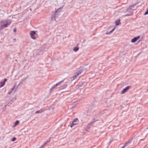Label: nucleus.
I'll use <instances>...</instances> for the list:
<instances>
[{"mask_svg": "<svg viewBox=\"0 0 148 148\" xmlns=\"http://www.w3.org/2000/svg\"><path fill=\"white\" fill-rule=\"evenodd\" d=\"M11 21L10 20L2 21L0 22L1 25H0V29H2L7 27L11 24Z\"/></svg>", "mask_w": 148, "mask_h": 148, "instance_id": "obj_1", "label": "nucleus"}, {"mask_svg": "<svg viewBox=\"0 0 148 148\" xmlns=\"http://www.w3.org/2000/svg\"><path fill=\"white\" fill-rule=\"evenodd\" d=\"M30 35L32 38L36 39V38L35 35H36V32L35 31H32L30 32Z\"/></svg>", "mask_w": 148, "mask_h": 148, "instance_id": "obj_2", "label": "nucleus"}, {"mask_svg": "<svg viewBox=\"0 0 148 148\" xmlns=\"http://www.w3.org/2000/svg\"><path fill=\"white\" fill-rule=\"evenodd\" d=\"M131 88V86H128L126 87L125 88L123 89L122 91H121V94H123L125 93L128 89Z\"/></svg>", "mask_w": 148, "mask_h": 148, "instance_id": "obj_3", "label": "nucleus"}, {"mask_svg": "<svg viewBox=\"0 0 148 148\" xmlns=\"http://www.w3.org/2000/svg\"><path fill=\"white\" fill-rule=\"evenodd\" d=\"M78 119L77 118L74 119L72 122V123L71 125V127L72 128L75 125H77L78 123H76L77 121H78Z\"/></svg>", "mask_w": 148, "mask_h": 148, "instance_id": "obj_4", "label": "nucleus"}, {"mask_svg": "<svg viewBox=\"0 0 148 148\" xmlns=\"http://www.w3.org/2000/svg\"><path fill=\"white\" fill-rule=\"evenodd\" d=\"M140 38V36H138L136 37H134V38L132 39L131 40V42H134L136 41L137 40L139 39Z\"/></svg>", "mask_w": 148, "mask_h": 148, "instance_id": "obj_5", "label": "nucleus"}, {"mask_svg": "<svg viewBox=\"0 0 148 148\" xmlns=\"http://www.w3.org/2000/svg\"><path fill=\"white\" fill-rule=\"evenodd\" d=\"M82 73V71H79L76 73V75L75 76L73 77V78H72V80H73L75 79V77L77 76H78L80 74Z\"/></svg>", "mask_w": 148, "mask_h": 148, "instance_id": "obj_6", "label": "nucleus"}, {"mask_svg": "<svg viewBox=\"0 0 148 148\" xmlns=\"http://www.w3.org/2000/svg\"><path fill=\"white\" fill-rule=\"evenodd\" d=\"M7 81V79H4V81L3 82H0V83H1L0 87H2L3 86H4V85L5 84V82H6Z\"/></svg>", "mask_w": 148, "mask_h": 148, "instance_id": "obj_7", "label": "nucleus"}, {"mask_svg": "<svg viewBox=\"0 0 148 148\" xmlns=\"http://www.w3.org/2000/svg\"><path fill=\"white\" fill-rule=\"evenodd\" d=\"M115 23H116V25H119L121 23L120 22V19H119L118 20L116 21H115Z\"/></svg>", "mask_w": 148, "mask_h": 148, "instance_id": "obj_8", "label": "nucleus"}, {"mask_svg": "<svg viewBox=\"0 0 148 148\" xmlns=\"http://www.w3.org/2000/svg\"><path fill=\"white\" fill-rule=\"evenodd\" d=\"M15 87H16V85H14L13 86V88L12 89L11 91L8 92V94H10L12 93V92L13 91V90H14V89L15 88Z\"/></svg>", "mask_w": 148, "mask_h": 148, "instance_id": "obj_9", "label": "nucleus"}, {"mask_svg": "<svg viewBox=\"0 0 148 148\" xmlns=\"http://www.w3.org/2000/svg\"><path fill=\"white\" fill-rule=\"evenodd\" d=\"M79 49V48L78 47H75L73 48V50L75 51H78Z\"/></svg>", "mask_w": 148, "mask_h": 148, "instance_id": "obj_10", "label": "nucleus"}, {"mask_svg": "<svg viewBox=\"0 0 148 148\" xmlns=\"http://www.w3.org/2000/svg\"><path fill=\"white\" fill-rule=\"evenodd\" d=\"M43 111V110H40L38 111H36V112L35 113L36 114H37V113H40L42 112Z\"/></svg>", "mask_w": 148, "mask_h": 148, "instance_id": "obj_11", "label": "nucleus"}, {"mask_svg": "<svg viewBox=\"0 0 148 148\" xmlns=\"http://www.w3.org/2000/svg\"><path fill=\"white\" fill-rule=\"evenodd\" d=\"M19 121H17L15 123V125L14 127H15L19 124Z\"/></svg>", "mask_w": 148, "mask_h": 148, "instance_id": "obj_12", "label": "nucleus"}, {"mask_svg": "<svg viewBox=\"0 0 148 148\" xmlns=\"http://www.w3.org/2000/svg\"><path fill=\"white\" fill-rule=\"evenodd\" d=\"M63 82V81H61L58 82V83H57L56 84L57 86H59Z\"/></svg>", "mask_w": 148, "mask_h": 148, "instance_id": "obj_13", "label": "nucleus"}, {"mask_svg": "<svg viewBox=\"0 0 148 148\" xmlns=\"http://www.w3.org/2000/svg\"><path fill=\"white\" fill-rule=\"evenodd\" d=\"M129 144V143H125V145L122 147V148H124L125 146Z\"/></svg>", "mask_w": 148, "mask_h": 148, "instance_id": "obj_14", "label": "nucleus"}, {"mask_svg": "<svg viewBox=\"0 0 148 148\" xmlns=\"http://www.w3.org/2000/svg\"><path fill=\"white\" fill-rule=\"evenodd\" d=\"M57 86V85H56V84L55 85H54L52 88H51V89H53L54 88H56V87Z\"/></svg>", "mask_w": 148, "mask_h": 148, "instance_id": "obj_15", "label": "nucleus"}, {"mask_svg": "<svg viewBox=\"0 0 148 148\" xmlns=\"http://www.w3.org/2000/svg\"><path fill=\"white\" fill-rule=\"evenodd\" d=\"M16 138L15 137H14L12 139V141H15L16 140Z\"/></svg>", "mask_w": 148, "mask_h": 148, "instance_id": "obj_16", "label": "nucleus"}, {"mask_svg": "<svg viewBox=\"0 0 148 148\" xmlns=\"http://www.w3.org/2000/svg\"><path fill=\"white\" fill-rule=\"evenodd\" d=\"M148 14V11L147 10V11L145 13L144 15H146Z\"/></svg>", "mask_w": 148, "mask_h": 148, "instance_id": "obj_17", "label": "nucleus"}, {"mask_svg": "<svg viewBox=\"0 0 148 148\" xmlns=\"http://www.w3.org/2000/svg\"><path fill=\"white\" fill-rule=\"evenodd\" d=\"M115 29V28H114L110 32V33H111V32H113V31L114 30V29Z\"/></svg>", "mask_w": 148, "mask_h": 148, "instance_id": "obj_18", "label": "nucleus"}, {"mask_svg": "<svg viewBox=\"0 0 148 148\" xmlns=\"http://www.w3.org/2000/svg\"><path fill=\"white\" fill-rule=\"evenodd\" d=\"M14 32H16V29L15 28L13 30Z\"/></svg>", "mask_w": 148, "mask_h": 148, "instance_id": "obj_19", "label": "nucleus"}, {"mask_svg": "<svg viewBox=\"0 0 148 148\" xmlns=\"http://www.w3.org/2000/svg\"><path fill=\"white\" fill-rule=\"evenodd\" d=\"M83 85V83H82L81 84V85L80 86H82Z\"/></svg>", "mask_w": 148, "mask_h": 148, "instance_id": "obj_20", "label": "nucleus"}, {"mask_svg": "<svg viewBox=\"0 0 148 148\" xmlns=\"http://www.w3.org/2000/svg\"><path fill=\"white\" fill-rule=\"evenodd\" d=\"M43 147V146H41V147Z\"/></svg>", "mask_w": 148, "mask_h": 148, "instance_id": "obj_21", "label": "nucleus"}, {"mask_svg": "<svg viewBox=\"0 0 148 148\" xmlns=\"http://www.w3.org/2000/svg\"><path fill=\"white\" fill-rule=\"evenodd\" d=\"M147 10H148V9H147Z\"/></svg>", "mask_w": 148, "mask_h": 148, "instance_id": "obj_22", "label": "nucleus"}]
</instances>
